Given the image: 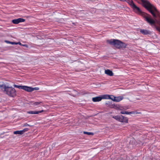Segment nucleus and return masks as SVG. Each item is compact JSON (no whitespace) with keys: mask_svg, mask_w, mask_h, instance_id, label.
Listing matches in <instances>:
<instances>
[{"mask_svg":"<svg viewBox=\"0 0 160 160\" xmlns=\"http://www.w3.org/2000/svg\"><path fill=\"white\" fill-rule=\"evenodd\" d=\"M143 6L153 16L154 18L160 19V13L156 8L148 0H140Z\"/></svg>","mask_w":160,"mask_h":160,"instance_id":"1","label":"nucleus"},{"mask_svg":"<svg viewBox=\"0 0 160 160\" xmlns=\"http://www.w3.org/2000/svg\"><path fill=\"white\" fill-rule=\"evenodd\" d=\"M132 8L135 13L142 16L145 18V21L150 25L151 26L155 25V21L151 18V16L150 15L142 12L140 9L136 5L133 7Z\"/></svg>","mask_w":160,"mask_h":160,"instance_id":"2","label":"nucleus"},{"mask_svg":"<svg viewBox=\"0 0 160 160\" xmlns=\"http://www.w3.org/2000/svg\"><path fill=\"white\" fill-rule=\"evenodd\" d=\"M107 42L111 45H114L118 49L126 48L127 46V44L118 39L108 40L107 41Z\"/></svg>","mask_w":160,"mask_h":160,"instance_id":"3","label":"nucleus"},{"mask_svg":"<svg viewBox=\"0 0 160 160\" xmlns=\"http://www.w3.org/2000/svg\"><path fill=\"white\" fill-rule=\"evenodd\" d=\"M0 88L5 93L10 95V88L3 82H0Z\"/></svg>","mask_w":160,"mask_h":160,"instance_id":"4","label":"nucleus"},{"mask_svg":"<svg viewBox=\"0 0 160 160\" xmlns=\"http://www.w3.org/2000/svg\"><path fill=\"white\" fill-rule=\"evenodd\" d=\"M112 118L116 120L122 122L127 123L128 122V118L122 115L113 116Z\"/></svg>","mask_w":160,"mask_h":160,"instance_id":"5","label":"nucleus"},{"mask_svg":"<svg viewBox=\"0 0 160 160\" xmlns=\"http://www.w3.org/2000/svg\"><path fill=\"white\" fill-rule=\"evenodd\" d=\"M25 20L23 18H19L18 19H13L12 21V22L14 24H18L20 22H24Z\"/></svg>","mask_w":160,"mask_h":160,"instance_id":"6","label":"nucleus"},{"mask_svg":"<svg viewBox=\"0 0 160 160\" xmlns=\"http://www.w3.org/2000/svg\"><path fill=\"white\" fill-rule=\"evenodd\" d=\"M140 32L143 35L151 34V31H150L149 30L146 29H140Z\"/></svg>","mask_w":160,"mask_h":160,"instance_id":"7","label":"nucleus"},{"mask_svg":"<svg viewBox=\"0 0 160 160\" xmlns=\"http://www.w3.org/2000/svg\"><path fill=\"white\" fill-rule=\"evenodd\" d=\"M39 89V88L38 87L32 88L27 86L26 91L28 92H31L34 90H38Z\"/></svg>","mask_w":160,"mask_h":160,"instance_id":"8","label":"nucleus"},{"mask_svg":"<svg viewBox=\"0 0 160 160\" xmlns=\"http://www.w3.org/2000/svg\"><path fill=\"white\" fill-rule=\"evenodd\" d=\"M45 111L42 110L40 111H27V113L28 114H38L42 112H43Z\"/></svg>","mask_w":160,"mask_h":160,"instance_id":"9","label":"nucleus"},{"mask_svg":"<svg viewBox=\"0 0 160 160\" xmlns=\"http://www.w3.org/2000/svg\"><path fill=\"white\" fill-rule=\"evenodd\" d=\"M16 95V92L15 88L11 87V97H14Z\"/></svg>","mask_w":160,"mask_h":160,"instance_id":"10","label":"nucleus"},{"mask_svg":"<svg viewBox=\"0 0 160 160\" xmlns=\"http://www.w3.org/2000/svg\"><path fill=\"white\" fill-rule=\"evenodd\" d=\"M14 87L18 88L19 89L24 90L26 91L27 86H22L21 85H18L16 84H14L13 85Z\"/></svg>","mask_w":160,"mask_h":160,"instance_id":"11","label":"nucleus"},{"mask_svg":"<svg viewBox=\"0 0 160 160\" xmlns=\"http://www.w3.org/2000/svg\"><path fill=\"white\" fill-rule=\"evenodd\" d=\"M102 100L101 96L96 97L92 98V101L94 102L100 101Z\"/></svg>","mask_w":160,"mask_h":160,"instance_id":"12","label":"nucleus"},{"mask_svg":"<svg viewBox=\"0 0 160 160\" xmlns=\"http://www.w3.org/2000/svg\"><path fill=\"white\" fill-rule=\"evenodd\" d=\"M113 98H114V101L116 102H119V101H120L121 100H122L123 99V97L121 96L117 97H113Z\"/></svg>","mask_w":160,"mask_h":160,"instance_id":"13","label":"nucleus"},{"mask_svg":"<svg viewBox=\"0 0 160 160\" xmlns=\"http://www.w3.org/2000/svg\"><path fill=\"white\" fill-rule=\"evenodd\" d=\"M105 73L106 74H107L110 76H112L113 75V73L112 72V71H111L109 69H107V70H105Z\"/></svg>","mask_w":160,"mask_h":160,"instance_id":"14","label":"nucleus"},{"mask_svg":"<svg viewBox=\"0 0 160 160\" xmlns=\"http://www.w3.org/2000/svg\"><path fill=\"white\" fill-rule=\"evenodd\" d=\"M102 99H109L110 98L109 95L108 94L103 95L101 96Z\"/></svg>","mask_w":160,"mask_h":160,"instance_id":"15","label":"nucleus"},{"mask_svg":"<svg viewBox=\"0 0 160 160\" xmlns=\"http://www.w3.org/2000/svg\"><path fill=\"white\" fill-rule=\"evenodd\" d=\"M127 2L128 4L130 5L132 8L135 5L132 0H128Z\"/></svg>","mask_w":160,"mask_h":160,"instance_id":"16","label":"nucleus"},{"mask_svg":"<svg viewBox=\"0 0 160 160\" xmlns=\"http://www.w3.org/2000/svg\"><path fill=\"white\" fill-rule=\"evenodd\" d=\"M106 104L107 105V106L109 107L110 108H112L113 107V105L109 102H106Z\"/></svg>","mask_w":160,"mask_h":160,"instance_id":"17","label":"nucleus"},{"mask_svg":"<svg viewBox=\"0 0 160 160\" xmlns=\"http://www.w3.org/2000/svg\"><path fill=\"white\" fill-rule=\"evenodd\" d=\"M13 133L15 134L22 135L23 134L22 130L15 131Z\"/></svg>","mask_w":160,"mask_h":160,"instance_id":"18","label":"nucleus"},{"mask_svg":"<svg viewBox=\"0 0 160 160\" xmlns=\"http://www.w3.org/2000/svg\"><path fill=\"white\" fill-rule=\"evenodd\" d=\"M130 114H141V112H138L136 111H133L132 112H130Z\"/></svg>","mask_w":160,"mask_h":160,"instance_id":"19","label":"nucleus"},{"mask_svg":"<svg viewBox=\"0 0 160 160\" xmlns=\"http://www.w3.org/2000/svg\"><path fill=\"white\" fill-rule=\"evenodd\" d=\"M40 103H41V102H33L32 103V105H33L35 106H38L39 105Z\"/></svg>","mask_w":160,"mask_h":160,"instance_id":"20","label":"nucleus"},{"mask_svg":"<svg viewBox=\"0 0 160 160\" xmlns=\"http://www.w3.org/2000/svg\"><path fill=\"white\" fill-rule=\"evenodd\" d=\"M83 133L84 134H86L88 135H93V133L91 132H84Z\"/></svg>","mask_w":160,"mask_h":160,"instance_id":"21","label":"nucleus"},{"mask_svg":"<svg viewBox=\"0 0 160 160\" xmlns=\"http://www.w3.org/2000/svg\"><path fill=\"white\" fill-rule=\"evenodd\" d=\"M29 130L28 128H26L24 129L23 130H22L23 134L26 132L27 131Z\"/></svg>","mask_w":160,"mask_h":160,"instance_id":"22","label":"nucleus"},{"mask_svg":"<svg viewBox=\"0 0 160 160\" xmlns=\"http://www.w3.org/2000/svg\"><path fill=\"white\" fill-rule=\"evenodd\" d=\"M109 96H110V98H109V99H111L113 101H114V98H113V97H114V96L113 95H109Z\"/></svg>","mask_w":160,"mask_h":160,"instance_id":"23","label":"nucleus"},{"mask_svg":"<svg viewBox=\"0 0 160 160\" xmlns=\"http://www.w3.org/2000/svg\"><path fill=\"white\" fill-rule=\"evenodd\" d=\"M23 127H27V126L31 127V126H30V125H29V124H28L27 123H25L24 124V125H23Z\"/></svg>","mask_w":160,"mask_h":160,"instance_id":"24","label":"nucleus"},{"mask_svg":"<svg viewBox=\"0 0 160 160\" xmlns=\"http://www.w3.org/2000/svg\"><path fill=\"white\" fill-rule=\"evenodd\" d=\"M125 114H130V112L125 111Z\"/></svg>","mask_w":160,"mask_h":160,"instance_id":"25","label":"nucleus"},{"mask_svg":"<svg viewBox=\"0 0 160 160\" xmlns=\"http://www.w3.org/2000/svg\"><path fill=\"white\" fill-rule=\"evenodd\" d=\"M15 44H19V45H21V46H22V43L20 42H18L17 43H16Z\"/></svg>","mask_w":160,"mask_h":160,"instance_id":"26","label":"nucleus"},{"mask_svg":"<svg viewBox=\"0 0 160 160\" xmlns=\"http://www.w3.org/2000/svg\"><path fill=\"white\" fill-rule=\"evenodd\" d=\"M125 111H122L120 112V113L122 114H125Z\"/></svg>","mask_w":160,"mask_h":160,"instance_id":"27","label":"nucleus"},{"mask_svg":"<svg viewBox=\"0 0 160 160\" xmlns=\"http://www.w3.org/2000/svg\"><path fill=\"white\" fill-rule=\"evenodd\" d=\"M22 46L26 47L27 48L28 47V46L27 44H22Z\"/></svg>","mask_w":160,"mask_h":160,"instance_id":"28","label":"nucleus"},{"mask_svg":"<svg viewBox=\"0 0 160 160\" xmlns=\"http://www.w3.org/2000/svg\"><path fill=\"white\" fill-rule=\"evenodd\" d=\"M16 42H11V44H15V43Z\"/></svg>","mask_w":160,"mask_h":160,"instance_id":"29","label":"nucleus"},{"mask_svg":"<svg viewBox=\"0 0 160 160\" xmlns=\"http://www.w3.org/2000/svg\"><path fill=\"white\" fill-rule=\"evenodd\" d=\"M5 41V42H6L7 43H10V42H9V41Z\"/></svg>","mask_w":160,"mask_h":160,"instance_id":"30","label":"nucleus"}]
</instances>
